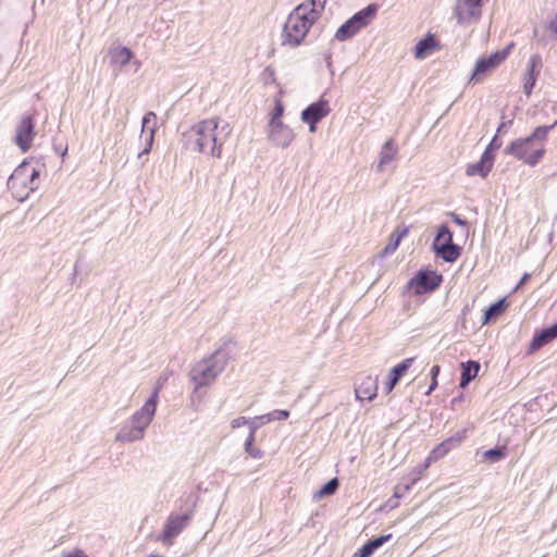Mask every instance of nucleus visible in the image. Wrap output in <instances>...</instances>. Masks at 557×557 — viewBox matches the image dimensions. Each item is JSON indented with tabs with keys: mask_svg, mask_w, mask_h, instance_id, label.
<instances>
[{
	"mask_svg": "<svg viewBox=\"0 0 557 557\" xmlns=\"http://www.w3.org/2000/svg\"><path fill=\"white\" fill-rule=\"evenodd\" d=\"M556 125L557 121L550 125L535 127L529 136L512 140L504 149V153L515 157L529 166L533 168L537 165L546 152L544 141L547 140L549 132L553 131Z\"/></svg>",
	"mask_w": 557,
	"mask_h": 557,
	"instance_id": "1",
	"label": "nucleus"
},
{
	"mask_svg": "<svg viewBox=\"0 0 557 557\" xmlns=\"http://www.w3.org/2000/svg\"><path fill=\"white\" fill-rule=\"evenodd\" d=\"M219 120L208 119L184 133L185 147L194 152L221 158L223 141L218 137Z\"/></svg>",
	"mask_w": 557,
	"mask_h": 557,
	"instance_id": "2",
	"label": "nucleus"
},
{
	"mask_svg": "<svg viewBox=\"0 0 557 557\" xmlns=\"http://www.w3.org/2000/svg\"><path fill=\"white\" fill-rule=\"evenodd\" d=\"M230 356L225 348H218L208 358H203L193 366L189 377L195 388L210 385L222 373L228 362Z\"/></svg>",
	"mask_w": 557,
	"mask_h": 557,
	"instance_id": "3",
	"label": "nucleus"
},
{
	"mask_svg": "<svg viewBox=\"0 0 557 557\" xmlns=\"http://www.w3.org/2000/svg\"><path fill=\"white\" fill-rule=\"evenodd\" d=\"M304 10H306V7L298 5L288 15L282 29L281 35L283 40L281 45H289L292 47L299 46L304 41L309 29L317 22V12L311 11L308 16Z\"/></svg>",
	"mask_w": 557,
	"mask_h": 557,
	"instance_id": "4",
	"label": "nucleus"
},
{
	"mask_svg": "<svg viewBox=\"0 0 557 557\" xmlns=\"http://www.w3.org/2000/svg\"><path fill=\"white\" fill-rule=\"evenodd\" d=\"M379 9L380 7L377 3H370L360 11L356 12L337 28L335 33V39L338 41H346L351 39L374 20Z\"/></svg>",
	"mask_w": 557,
	"mask_h": 557,
	"instance_id": "5",
	"label": "nucleus"
},
{
	"mask_svg": "<svg viewBox=\"0 0 557 557\" xmlns=\"http://www.w3.org/2000/svg\"><path fill=\"white\" fill-rule=\"evenodd\" d=\"M431 249L436 258L454 263L462 252V247L454 243V234L447 223H442L436 231Z\"/></svg>",
	"mask_w": 557,
	"mask_h": 557,
	"instance_id": "6",
	"label": "nucleus"
},
{
	"mask_svg": "<svg viewBox=\"0 0 557 557\" xmlns=\"http://www.w3.org/2000/svg\"><path fill=\"white\" fill-rule=\"evenodd\" d=\"M513 47L515 44L510 42L505 48L497 50L487 57L478 59L471 72L468 84L475 85L480 83L485 75L495 70L509 57Z\"/></svg>",
	"mask_w": 557,
	"mask_h": 557,
	"instance_id": "7",
	"label": "nucleus"
},
{
	"mask_svg": "<svg viewBox=\"0 0 557 557\" xmlns=\"http://www.w3.org/2000/svg\"><path fill=\"white\" fill-rule=\"evenodd\" d=\"M443 283V275L435 270L420 269L407 282L406 288L412 289L416 295L430 294Z\"/></svg>",
	"mask_w": 557,
	"mask_h": 557,
	"instance_id": "8",
	"label": "nucleus"
},
{
	"mask_svg": "<svg viewBox=\"0 0 557 557\" xmlns=\"http://www.w3.org/2000/svg\"><path fill=\"white\" fill-rule=\"evenodd\" d=\"M159 399V387H154L150 397L146 400L144 406L137 410L128 420L135 424L136 428H139L140 431L145 433V430L151 423L156 410L157 404Z\"/></svg>",
	"mask_w": 557,
	"mask_h": 557,
	"instance_id": "9",
	"label": "nucleus"
},
{
	"mask_svg": "<svg viewBox=\"0 0 557 557\" xmlns=\"http://www.w3.org/2000/svg\"><path fill=\"white\" fill-rule=\"evenodd\" d=\"M331 112L329 100L321 97L318 101L310 103L301 112V120L309 126V131L314 133L317 124Z\"/></svg>",
	"mask_w": 557,
	"mask_h": 557,
	"instance_id": "10",
	"label": "nucleus"
},
{
	"mask_svg": "<svg viewBox=\"0 0 557 557\" xmlns=\"http://www.w3.org/2000/svg\"><path fill=\"white\" fill-rule=\"evenodd\" d=\"M15 131L14 143L23 152L28 151L35 136L34 117L29 114L23 115Z\"/></svg>",
	"mask_w": 557,
	"mask_h": 557,
	"instance_id": "11",
	"label": "nucleus"
},
{
	"mask_svg": "<svg viewBox=\"0 0 557 557\" xmlns=\"http://www.w3.org/2000/svg\"><path fill=\"white\" fill-rule=\"evenodd\" d=\"M482 4L483 0H458L454 9L458 24H465L471 18L479 20Z\"/></svg>",
	"mask_w": 557,
	"mask_h": 557,
	"instance_id": "12",
	"label": "nucleus"
},
{
	"mask_svg": "<svg viewBox=\"0 0 557 557\" xmlns=\"http://www.w3.org/2000/svg\"><path fill=\"white\" fill-rule=\"evenodd\" d=\"M379 377L360 375L355 381V394L359 400H373L377 395Z\"/></svg>",
	"mask_w": 557,
	"mask_h": 557,
	"instance_id": "13",
	"label": "nucleus"
},
{
	"mask_svg": "<svg viewBox=\"0 0 557 557\" xmlns=\"http://www.w3.org/2000/svg\"><path fill=\"white\" fill-rule=\"evenodd\" d=\"M542 65H543V63H542V58L540 54L531 55L529 63H528L524 82H523V92L527 96H530L532 94L533 88L535 87L537 77L540 75Z\"/></svg>",
	"mask_w": 557,
	"mask_h": 557,
	"instance_id": "14",
	"label": "nucleus"
},
{
	"mask_svg": "<svg viewBox=\"0 0 557 557\" xmlns=\"http://www.w3.org/2000/svg\"><path fill=\"white\" fill-rule=\"evenodd\" d=\"M414 361V358H406L399 363L395 364L387 374V380L384 383V392L385 394L392 393V391L395 388L397 383L400 381V379L406 374L408 369L412 366Z\"/></svg>",
	"mask_w": 557,
	"mask_h": 557,
	"instance_id": "15",
	"label": "nucleus"
},
{
	"mask_svg": "<svg viewBox=\"0 0 557 557\" xmlns=\"http://www.w3.org/2000/svg\"><path fill=\"white\" fill-rule=\"evenodd\" d=\"M440 47V40L437 37L428 33L423 38H421L414 46L413 55L418 60H422L426 58L430 53L436 50Z\"/></svg>",
	"mask_w": 557,
	"mask_h": 557,
	"instance_id": "16",
	"label": "nucleus"
},
{
	"mask_svg": "<svg viewBox=\"0 0 557 557\" xmlns=\"http://www.w3.org/2000/svg\"><path fill=\"white\" fill-rule=\"evenodd\" d=\"M557 338V335L553 332L550 326L543 327L541 330H536L532 336V339L528 347V352L533 354L536 350L541 349L543 346L553 342Z\"/></svg>",
	"mask_w": 557,
	"mask_h": 557,
	"instance_id": "17",
	"label": "nucleus"
},
{
	"mask_svg": "<svg viewBox=\"0 0 557 557\" xmlns=\"http://www.w3.org/2000/svg\"><path fill=\"white\" fill-rule=\"evenodd\" d=\"M494 160L488 158L487 153H482L478 162L468 164L466 168V174L468 176H480L486 178L493 169Z\"/></svg>",
	"mask_w": 557,
	"mask_h": 557,
	"instance_id": "18",
	"label": "nucleus"
},
{
	"mask_svg": "<svg viewBox=\"0 0 557 557\" xmlns=\"http://www.w3.org/2000/svg\"><path fill=\"white\" fill-rule=\"evenodd\" d=\"M144 436L145 433L140 431L139 428H136L135 424L131 422V420H127L117 432L115 441L122 443H133L143 440Z\"/></svg>",
	"mask_w": 557,
	"mask_h": 557,
	"instance_id": "19",
	"label": "nucleus"
},
{
	"mask_svg": "<svg viewBox=\"0 0 557 557\" xmlns=\"http://www.w3.org/2000/svg\"><path fill=\"white\" fill-rule=\"evenodd\" d=\"M507 307V297H502L498 300L491 304L483 312L482 324L486 325L497 320L500 315L505 313Z\"/></svg>",
	"mask_w": 557,
	"mask_h": 557,
	"instance_id": "20",
	"label": "nucleus"
},
{
	"mask_svg": "<svg viewBox=\"0 0 557 557\" xmlns=\"http://www.w3.org/2000/svg\"><path fill=\"white\" fill-rule=\"evenodd\" d=\"M481 364L476 360H468L460 363L459 387L466 388L478 375Z\"/></svg>",
	"mask_w": 557,
	"mask_h": 557,
	"instance_id": "21",
	"label": "nucleus"
},
{
	"mask_svg": "<svg viewBox=\"0 0 557 557\" xmlns=\"http://www.w3.org/2000/svg\"><path fill=\"white\" fill-rule=\"evenodd\" d=\"M186 524H164V529L157 535H150L157 542H161L165 546H171L174 540L182 533Z\"/></svg>",
	"mask_w": 557,
	"mask_h": 557,
	"instance_id": "22",
	"label": "nucleus"
},
{
	"mask_svg": "<svg viewBox=\"0 0 557 557\" xmlns=\"http://www.w3.org/2000/svg\"><path fill=\"white\" fill-rule=\"evenodd\" d=\"M397 154V148L393 139H388L382 146L380 151V160L376 165V172L382 173L385 170V165L391 163Z\"/></svg>",
	"mask_w": 557,
	"mask_h": 557,
	"instance_id": "23",
	"label": "nucleus"
},
{
	"mask_svg": "<svg viewBox=\"0 0 557 557\" xmlns=\"http://www.w3.org/2000/svg\"><path fill=\"white\" fill-rule=\"evenodd\" d=\"M408 228L397 227L389 236L388 244L379 252L380 258H385L388 255H392L398 248L401 239L407 235Z\"/></svg>",
	"mask_w": 557,
	"mask_h": 557,
	"instance_id": "24",
	"label": "nucleus"
},
{
	"mask_svg": "<svg viewBox=\"0 0 557 557\" xmlns=\"http://www.w3.org/2000/svg\"><path fill=\"white\" fill-rule=\"evenodd\" d=\"M430 462L429 460H424V462L418 465L407 476V482L404 483L403 486H396L394 496L396 498H399L401 495L399 493V490L403 488L404 491H408L411 485H413L417 481L420 480L423 472L429 468Z\"/></svg>",
	"mask_w": 557,
	"mask_h": 557,
	"instance_id": "25",
	"label": "nucleus"
},
{
	"mask_svg": "<svg viewBox=\"0 0 557 557\" xmlns=\"http://www.w3.org/2000/svg\"><path fill=\"white\" fill-rule=\"evenodd\" d=\"M109 55L111 64L124 66L131 62L134 53L127 47H114L109 50Z\"/></svg>",
	"mask_w": 557,
	"mask_h": 557,
	"instance_id": "26",
	"label": "nucleus"
},
{
	"mask_svg": "<svg viewBox=\"0 0 557 557\" xmlns=\"http://www.w3.org/2000/svg\"><path fill=\"white\" fill-rule=\"evenodd\" d=\"M273 109L270 113V121L268 123V138L276 145V134L278 132V94L273 97Z\"/></svg>",
	"mask_w": 557,
	"mask_h": 557,
	"instance_id": "27",
	"label": "nucleus"
},
{
	"mask_svg": "<svg viewBox=\"0 0 557 557\" xmlns=\"http://www.w3.org/2000/svg\"><path fill=\"white\" fill-rule=\"evenodd\" d=\"M341 485L338 478H332L326 483H324L318 491L314 492L313 498L321 499L326 496H331L336 493Z\"/></svg>",
	"mask_w": 557,
	"mask_h": 557,
	"instance_id": "28",
	"label": "nucleus"
},
{
	"mask_svg": "<svg viewBox=\"0 0 557 557\" xmlns=\"http://www.w3.org/2000/svg\"><path fill=\"white\" fill-rule=\"evenodd\" d=\"M466 431H458L455 435L444 440L440 445L443 447L444 450L448 454L451 449L457 447L466 437Z\"/></svg>",
	"mask_w": 557,
	"mask_h": 557,
	"instance_id": "29",
	"label": "nucleus"
},
{
	"mask_svg": "<svg viewBox=\"0 0 557 557\" xmlns=\"http://www.w3.org/2000/svg\"><path fill=\"white\" fill-rule=\"evenodd\" d=\"M326 4V0H309L307 2L301 3L300 5L306 7V10L304 12L309 16V14L312 12H317V21L320 18L322 12L324 11Z\"/></svg>",
	"mask_w": 557,
	"mask_h": 557,
	"instance_id": "30",
	"label": "nucleus"
},
{
	"mask_svg": "<svg viewBox=\"0 0 557 557\" xmlns=\"http://www.w3.org/2000/svg\"><path fill=\"white\" fill-rule=\"evenodd\" d=\"M506 457V447H493L484 451V458L490 462H498Z\"/></svg>",
	"mask_w": 557,
	"mask_h": 557,
	"instance_id": "31",
	"label": "nucleus"
},
{
	"mask_svg": "<svg viewBox=\"0 0 557 557\" xmlns=\"http://www.w3.org/2000/svg\"><path fill=\"white\" fill-rule=\"evenodd\" d=\"M275 413H276V411H273V412L268 413V414H262L260 417H255L249 422V431L256 432L261 425H263L264 423L275 419Z\"/></svg>",
	"mask_w": 557,
	"mask_h": 557,
	"instance_id": "32",
	"label": "nucleus"
},
{
	"mask_svg": "<svg viewBox=\"0 0 557 557\" xmlns=\"http://www.w3.org/2000/svg\"><path fill=\"white\" fill-rule=\"evenodd\" d=\"M150 128H154L157 132V114L152 111L147 112L143 116L141 134L147 129L150 133Z\"/></svg>",
	"mask_w": 557,
	"mask_h": 557,
	"instance_id": "33",
	"label": "nucleus"
},
{
	"mask_svg": "<svg viewBox=\"0 0 557 557\" xmlns=\"http://www.w3.org/2000/svg\"><path fill=\"white\" fill-rule=\"evenodd\" d=\"M503 141L497 134L493 136L483 153H487L488 158L495 161V152L502 147Z\"/></svg>",
	"mask_w": 557,
	"mask_h": 557,
	"instance_id": "34",
	"label": "nucleus"
},
{
	"mask_svg": "<svg viewBox=\"0 0 557 557\" xmlns=\"http://www.w3.org/2000/svg\"><path fill=\"white\" fill-rule=\"evenodd\" d=\"M255 433L256 432L249 431V435L245 441V450L252 458H260L261 451L259 449L253 448Z\"/></svg>",
	"mask_w": 557,
	"mask_h": 557,
	"instance_id": "35",
	"label": "nucleus"
},
{
	"mask_svg": "<svg viewBox=\"0 0 557 557\" xmlns=\"http://www.w3.org/2000/svg\"><path fill=\"white\" fill-rule=\"evenodd\" d=\"M275 69L273 66H267L261 75H260V78L261 81L263 82L264 85H269V84H275L276 82V77H275Z\"/></svg>",
	"mask_w": 557,
	"mask_h": 557,
	"instance_id": "36",
	"label": "nucleus"
},
{
	"mask_svg": "<svg viewBox=\"0 0 557 557\" xmlns=\"http://www.w3.org/2000/svg\"><path fill=\"white\" fill-rule=\"evenodd\" d=\"M293 138V131L281 122V147L288 146Z\"/></svg>",
	"mask_w": 557,
	"mask_h": 557,
	"instance_id": "37",
	"label": "nucleus"
},
{
	"mask_svg": "<svg viewBox=\"0 0 557 557\" xmlns=\"http://www.w3.org/2000/svg\"><path fill=\"white\" fill-rule=\"evenodd\" d=\"M392 536H393L392 533H387V534H382V535H379V536H374V537H372V539H370L368 541L375 548V552H376L385 543H387L392 539Z\"/></svg>",
	"mask_w": 557,
	"mask_h": 557,
	"instance_id": "38",
	"label": "nucleus"
},
{
	"mask_svg": "<svg viewBox=\"0 0 557 557\" xmlns=\"http://www.w3.org/2000/svg\"><path fill=\"white\" fill-rule=\"evenodd\" d=\"M375 548L367 541L354 555V557H372Z\"/></svg>",
	"mask_w": 557,
	"mask_h": 557,
	"instance_id": "39",
	"label": "nucleus"
},
{
	"mask_svg": "<svg viewBox=\"0 0 557 557\" xmlns=\"http://www.w3.org/2000/svg\"><path fill=\"white\" fill-rule=\"evenodd\" d=\"M145 140V148L138 153L139 159H141L145 154H148L150 152L154 140V128H150V134H148Z\"/></svg>",
	"mask_w": 557,
	"mask_h": 557,
	"instance_id": "40",
	"label": "nucleus"
},
{
	"mask_svg": "<svg viewBox=\"0 0 557 557\" xmlns=\"http://www.w3.org/2000/svg\"><path fill=\"white\" fill-rule=\"evenodd\" d=\"M445 455H447L446 450H444L443 447L438 444L432 449L426 460H429L431 463L432 461H436L443 458Z\"/></svg>",
	"mask_w": 557,
	"mask_h": 557,
	"instance_id": "41",
	"label": "nucleus"
},
{
	"mask_svg": "<svg viewBox=\"0 0 557 557\" xmlns=\"http://www.w3.org/2000/svg\"><path fill=\"white\" fill-rule=\"evenodd\" d=\"M445 455H447L446 450H444L443 447L438 444L432 449L426 460H429L431 463L432 461H436L443 458Z\"/></svg>",
	"mask_w": 557,
	"mask_h": 557,
	"instance_id": "42",
	"label": "nucleus"
},
{
	"mask_svg": "<svg viewBox=\"0 0 557 557\" xmlns=\"http://www.w3.org/2000/svg\"><path fill=\"white\" fill-rule=\"evenodd\" d=\"M190 515H189V511H185L183 513H172L168 521L166 522H171V523H174V522H187L189 519H190Z\"/></svg>",
	"mask_w": 557,
	"mask_h": 557,
	"instance_id": "43",
	"label": "nucleus"
},
{
	"mask_svg": "<svg viewBox=\"0 0 557 557\" xmlns=\"http://www.w3.org/2000/svg\"><path fill=\"white\" fill-rule=\"evenodd\" d=\"M249 422H250V420H247L245 417H238V418L233 419L231 424H232L233 429H238L246 424L249 425Z\"/></svg>",
	"mask_w": 557,
	"mask_h": 557,
	"instance_id": "44",
	"label": "nucleus"
},
{
	"mask_svg": "<svg viewBox=\"0 0 557 557\" xmlns=\"http://www.w3.org/2000/svg\"><path fill=\"white\" fill-rule=\"evenodd\" d=\"M448 215L451 218V220L459 226H467L468 221L463 218H461L459 214L455 212H449Z\"/></svg>",
	"mask_w": 557,
	"mask_h": 557,
	"instance_id": "45",
	"label": "nucleus"
},
{
	"mask_svg": "<svg viewBox=\"0 0 557 557\" xmlns=\"http://www.w3.org/2000/svg\"><path fill=\"white\" fill-rule=\"evenodd\" d=\"M63 557H88L87 554L81 549V548H75L71 552H66L63 554Z\"/></svg>",
	"mask_w": 557,
	"mask_h": 557,
	"instance_id": "46",
	"label": "nucleus"
},
{
	"mask_svg": "<svg viewBox=\"0 0 557 557\" xmlns=\"http://www.w3.org/2000/svg\"><path fill=\"white\" fill-rule=\"evenodd\" d=\"M26 171V168L25 165H21L14 174L11 175L10 180H9V183H12V185L14 186L15 184V181L18 180L20 175H22L24 172Z\"/></svg>",
	"mask_w": 557,
	"mask_h": 557,
	"instance_id": "47",
	"label": "nucleus"
},
{
	"mask_svg": "<svg viewBox=\"0 0 557 557\" xmlns=\"http://www.w3.org/2000/svg\"><path fill=\"white\" fill-rule=\"evenodd\" d=\"M24 185L30 190L35 191L38 188V181L28 178L27 183H24Z\"/></svg>",
	"mask_w": 557,
	"mask_h": 557,
	"instance_id": "48",
	"label": "nucleus"
},
{
	"mask_svg": "<svg viewBox=\"0 0 557 557\" xmlns=\"http://www.w3.org/2000/svg\"><path fill=\"white\" fill-rule=\"evenodd\" d=\"M512 124V120H509L507 122H502L496 131V134L499 135L502 133H505L506 127L510 126Z\"/></svg>",
	"mask_w": 557,
	"mask_h": 557,
	"instance_id": "49",
	"label": "nucleus"
},
{
	"mask_svg": "<svg viewBox=\"0 0 557 557\" xmlns=\"http://www.w3.org/2000/svg\"><path fill=\"white\" fill-rule=\"evenodd\" d=\"M463 398V393H460L458 396L454 397L450 401L451 407L455 408L458 404L462 403Z\"/></svg>",
	"mask_w": 557,
	"mask_h": 557,
	"instance_id": "50",
	"label": "nucleus"
},
{
	"mask_svg": "<svg viewBox=\"0 0 557 557\" xmlns=\"http://www.w3.org/2000/svg\"><path fill=\"white\" fill-rule=\"evenodd\" d=\"M548 28L557 36V13L555 17L549 22Z\"/></svg>",
	"mask_w": 557,
	"mask_h": 557,
	"instance_id": "51",
	"label": "nucleus"
},
{
	"mask_svg": "<svg viewBox=\"0 0 557 557\" xmlns=\"http://www.w3.org/2000/svg\"><path fill=\"white\" fill-rule=\"evenodd\" d=\"M436 387H437V379L431 377V383H430L429 388L425 392V394L430 395Z\"/></svg>",
	"mask_w": 557,
	"mask_h": 557,
	"instance_id": "52",
	"label": "nucleus"
},
{
	"mask_svg": "<svg viewBox=\"0 0 557 557\" xmlns=\"http://www.w3.org/2000/svg\"><path fill=\"white\" fill-rule=\"evenodd\" d=\"M531 277V274L530 273H524L520 281L518 282L517 286H516V289L519 288L520 286H522L523 284H525Z\"/></svg>",
	"mask_w": 557,
	"mask_h": 557,
	"instance_id": "53",
	"label": "nucleus"
},
{
	"mask_svg": "<svg viewBox=\"0 0 557 557\" xmlns=\"http://www.w3.org/2000/svg\"><path fill=\"white\" fill-rule=\"evenodd\" d=\"M441 372V368L438 364H434L432 368H431V371H430V375L431 377H435L437 379L438 374Z\"/></svg>",
	"mask_w": 557,
	"mask_h": 557,
	"instance_id": "54",
	"label": "nucleus"
},
{
	"mask_svg": "<svg viewBox=\"0 0 557 557\" xmlns=\"http://www.w3.org/2000/svg\"><path fill=\"white\" fill-rule=\"evenodd\" d=\"M168 381V376L166 375H161L159 379H158V382H157V386L156 387H159V391L161 389V387L163 386V384Z\"/></svg>",
	"mask_w": 557,
	"mask_h": 557,
	"instance_id": "55",
	"label": "nucleus"
},
{
	"mask_svg": "<svg viewBox=\"0 0 557 557\" xmlns=\"http://www.w3.org/2000/svg\"><path fill=\"white\" fill-rule=\"evenodd\" d=\"M39 174H40L39 170L33 169L29 174V178L38 181Z\"/></svg>",
	"mask_w": 557,
	"mask_h": 557,
	"instance_id": "56",
	"label": "nucleus"
},
{
	"mask_svg": "<svg viewBox=\"0 0 557 557\" xmlns=\"http://www.w3.org/2000/svg\"><path fill=\"white\" fill-rule=\"evenodd\" d=\"M289 411L286 409H281V421L288 419Z\"/></svg>",
	"mask_w": 557,
	"mask_h": 557,
	"instance_id": "57",
	"label": "nucleus"
},
{
	"mask_svg": "<svg viewBox=\"0 0 557 557\" xmlns=\"http://www.w3.org/2000/svg\"><path fill=\"white\" fill-rule=\"evenodd\" d=\"M185 502H186V504L188 506H193L194 505V497L193 496H188Z\"/></svg>",
	"mask_w": 557,
	"mask_h": 557,
	"instance_id": "58",
	"label": "nucleus"
},
{
	"mask_svg": "<svg viewBox=\"0 0 557 557\" xmlns=\"http://www.w3.org/2000/svg\"><path fill=\"white\" fill-rule=\"evenodd\" d=\"M549 326L553 330V332L555 333V335H557V321L554 324L549 325Z\"/></svg>",
	"mask_w": 557,
	"mask_h": 557,
	"instance_id": "59",
	"label": "nucleus"
},
{
	"mask_svg": "<svg viewBox=\"0 0 557 557\" xmlns=\"http://www.w3.org/2000/svg\"><path fill=\"white\" fill-rule=\"evenodd\" d=\"M149 557H162L161 555H158V554H150Z\"/></svg>",
	"mask_w": 557,
	"mask_h": 557,
	"instance_id": "60",
	"label": "nucleus"
},
{
	"mask_svg": "<svg viewBox=\"0 0 557 557\" xmlns=\"http://www.w3.org/2000/svg\"><path fill=\"white\" fill-rule=\"evenodd\" d=\"M280 112H281V116H282V115H283V112H284V108H283V104H282V103H281Z\"/></svg>",
	"mask_w": 557,
	"mask_h": 557,
	"instance_id": "61",
	"label": "nucleus"
},
{
	"mask_svg": "<svg viewBox=\"0 0 557 557\" xmlns=\"http://www.w3.org/2000/svg\"><path fill=\"white\" fill-rule=\"evenodd\" d=\"M67 151V148H64V150L61 152L62 156H64Z\"/></svg>",
	"mask_w": 557,
	"mask_h": 557,
	"instance_id": "62",
	"label": "nucleus"
}]
</instances>
